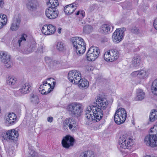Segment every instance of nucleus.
Listing matches in <instances>:
<instances>
[{
  "instance_id": "obj_1",
  "label": "nucleus",
  "mask_w": 157,
  "mask_h": 157,
  "mask_svg": "<svg viewBox=\"0 0 157 157\" xmlns=\"http://www.w3.org/2000/svg\"><path fill=\"white\" fill-rule=\"evenodd\" d=\"M96 102V104L88 106L85 111L86 117L94 122L99 121L102 118L103 115L102 109H105L108 104L106 100L101 98H98Z\"/></svg>"
},
{
  "instance_id": "obj_2",
  "label": "nucleus",
  "mask_w": 157,
  "mask_h": 157,
  "mask_svg": "<svg viewBox=\"0 0 157 157\" xmlns=\"http://www.w3.org/2000/svg\"><path fill=\"white\" fill-rule=\"evenodd\" d=\"M150 132L154 133L153 134H149L146 136L144 139L145 144L147 146L152 147L157 146V124L151 128Z\"/></svg>"
},
{
  "instance_id": "obj_3",
  "label": "nucleus",
  "mask_w": 157,
  "mask_h": 157,
  "mask_svg": "<svg viewBox=\"0 0 157 157\" xmlns=\"http://www.w3.org/2000/svg\"><path fill=\"white\" fill-rule=\"evenodd\" d=\"M71 40L78 55H80L84 53L86 47V44L83 39L80 37H75L72 38Z\"/></svg>"
},
{
  "instance_id": "obj_4",
  "label": "nucleus",
  "mask_w": 157,
  "mask_h": 157,
  "mask_svg": "<svg viewBox=\"0 0 157 157\" xmlns=\"http://www.w3.org/2000/svg\"><path fill=\"white\" fill-rule=\"evenodd\" d=\"M133 144V139L127 134H125L120 137L118 147L119 148L131 149Z\"/></svg>"
},
{
  "instance_id": "obj_5",
  "label": "nucleus",
  "mask_w": 157,
  "mask_h": 157,
  "mask_svg": "<svg viewBox=\"0 0 157 157\" xmlns=\"http://www.w3.org/2000/svg\"><path fill=\"white\" fill-rule=\"evenodd\" d=\"M0 136L4 140L7 141L16 140L18 137V133L14 129L6 131H1Z\"/></svg>"
},
{
  "instance_id": "obj_6",
  "label": "nucleus",
  "mask_w": 157,
  "mask_h": 157,
  "mask_svg": "<svg viewBox=\"0 0 157 157\" xmlns=\"http://www.w3.org/2000/svg\"><path fill=\"white\" fill-rule=\"evenodd\" d=\"M67 109L71 115L78 116L82 113V105L79 103H74L68 105Z\"/></svg>"
},
{
  "instance_id": "obj_7",
  "label": "nucleus",
  "mask_w": 157,
  "mask_h": 157,
  "mask_svg": "<svg viewBox=\"0 0 157 157\" xmlns=\"http://www.w3.org/2000/svg\"><path fill=\"white\" fill-rule=\"evenodd\" d=\"M126 117V112L124 109L119 108L116 111L115 113L114 121L117 124H121L125 121Z\"/></svg>"
},
{
  "instance_id": "obj_8",
  "label": "nucleus",
  "mask_w": 157,
  "mask_h": 157,
  "mask_svg": "<svg viewBox=\"0 0 157 157\" xmlns=\"http://www.w3.org/2000/svg\"><path fill=\"white\" fill-rule=\"evenodd\" d=\"M100 53L99 48L94 46L90 47L86 54V58L89 61H94L98 56Z\"/></svg>"
},
{
  "instance_id": "obj_9",
  "label": "nucleus",
  "mask_w": 157,
  "mask_h": 157,
  "mask_svg": "<svg viewBox=\"0 0 157 157\" xmlns=\"http://www.w3.org/2000/svg\"><path fill=\"white\" fill-rule=\"evenodd\" d=\"M0 61L5 64L6 68L10 67L12 63L10 61V56L5 51L0 52Z\"/></svg>"
},
{
  "instance_id": "obj_10",
  "label": "nucleus",
  "mask_w": 157,
  "mask_h": 157,
  "mask_svg": "<svg viewBox=\"0 0 157 157\" xmlns=\"http://www.w3.org/2000/svg\"><path fill=\"white\" fill-rule=\"evenodd\" d=\"M125 30L126 29L124 28H122L116 29L112 36L113 41L117 43L121 41L124 36V32Z\"/></svg>"
},
{
  "instance_id": "obj_11",
  "label": "nucleus",
  "mask_w": 157,
  "mask_h": 157,
  "mask_svg": "<svg viewBox=\"0 0 157 157\" xmlns=\"http://www.w3.org/2000/svg\"><path fill=\"white\" fill-rule=\"evenodd\" d=\"M149 73L147 71L141 70L133 72L131 76L133 77H137L141 79H146L148 77Z\"/></svg>"
},
{
  "instance_id": "obj_12",
  "label": "nucleus",
  "mask_w": 157,
  "mask_h": 157,
  "mask_svg": "<svg viewBox=\"0 0 157 157\" xmlns=\"http://www.w3.org/2000/svg\"><path fill=\"white\" fill-rule=\"evenodd\" d=\"M21 22V18L19 14L16 15L12 21L10 29L13 31L17 30L19 27Z\"/></svg>"
},
{
  "instance_id": "obj_13",
  "label": "nucleus",
  "mask_w": 157,
  "mask_h": 157,
  "mask_svg": "<svg viewBox=\"0 0 157 157\" xmlns=\"http://www.w3.org/2000/svg\"><path fill=\"white\" fill-rule=\"evenodd\" d=\"M47 17L50 19H54L57 17L58 11L56 8L48 7L45 11Z\"/></svg>"
},
{
  "instance_id": "obj_14",
  "label": "nucleus",
  "mask_w": 157,
  "mask_h": 157,
  "mask_svg": "<svg viewBox=\"0 0 157 157\" xmlns=\"http://www.w3.org/2000/svg\"><path fill=\"white\" fill-rule=\"evenodd\" d=\"M74 140L71 136L67 135L64 137L62 141L63 146L65 148H68L74 144Z\"/></svg>"
},
{
  "instance_id": "obj_15",
  "label": "nucleus",
  "mask_w": 157,
  "mask_h": 157,
  "mask_svg": "<svg viewBox=\"0 0 157 157\" xmlns=\"http://www.w3.org/2000/svg\"><path fill=\"white\" fill-rule=\"evenodd\" d=\"M27 8L30 11H36L38 6L36 0H28L26 3Z\"/></svg>"
},
{
  "instance_id": "obj_16",
  "label": "nucleus",
  "mask_w": 157,
  "mask_h": 157,
  "mask_svg": "<svg viewBox=\"0 0 157 157\" xmlns=\"http://www.w3.org/2000/svg\"><path fill=\"white\" fill-rule=\"evenodd\" d=\"M114 26L111 23L102 25L100 29V32L101 33L106 34L112 32Z\"/></svg>"
},
{
  "instance_id": "obj_17",
  "label": "nucleus",
  "mask_w": 157,
  "mask_h": 157,
  "mask_svg": "<svg viewBox=\"0 0 157 157\" xmlns=\"http://www.w3.org/2000/svg\"><path fill=\"white\" fill-rule=\"evenodd\" d=\"M78 4L75 2L65 6L63 9L64 12L66 14H70L72 13L76 9Z\"/></svg>"
},
{
  "instance_id": "obj_18",
  "label": "nucleus",
  "mask_w": 157,
  "mask_h": 157,
  "mask_svg": "<svg viewBox=\"0 0 157 157\" xmlns=\"http://www.w3.org/2000/svg\"><path fill=\"white\" fill-rule=\"evenodd\" d=\"M6 123L8 125H12L14 124L16 120L17 116L13 113H10L6 117Z\"/></svg>"
},
{
  "instance_id": "obj_19",
  "label": "nucleus",
  "mask_w": 157,
  "mask_h": 157,
  "mask_svg": "<svg viewBox=\"0 0 157 157\" xmlns=\"http://www.w3.org/2000/svg\"><path fill=\"white\" fill-rule=\"evenodd\" d=\"M78 84L79 87L81 89H86L89 86V82L85 78H80L79 80Z\"/></svg>"
},
{
  "instance_id": "obj_20",
  "label": "nucleus",
  "mask_w": 157,
  "mask_h": 157,
  "mask_svg": "<svg viewBox=\"0 0 157 157\" xmlns=\"http://www.w3.org/2000/svg\"><path fill=\"white\" fill-rule=\"evenodd\" d=\"M78 74H79V71L76 70H73L71 71H70L68 74V78L69 80L72 83H74V78L75 77V75L77 76ZM79 75H78V78Z\"/></svg>"
},
{
  "instance_id": "obj_21",
  "label": "nucleus",
  "mask_w": 157,
  "mask_h": 157,
  "mask_svg": "<svg viewBox=\"0 0 157 157\" xmlns=\"http://www.w3.org/2000/svg\"><path fill=\"white\" fill-rule=\"evenodd\" d=\"M8 19L7 16L4 14H0V29L6 25Z\"/></svg>"
},
{
  "instance_id": "obj_22",
  "label": "nucleus",
  "mask_w": 157,
  "mask_h": 157,
  "mask_svg": "<svg viewBox=\"0 0 157 157\" xmlns=\"http://www.w3.org/2000/svg\"><path fill=\"white\" fill-rule=\"evenodd\" d=\"M68 127L70 129H75L76 128L77 124L76 121L72 118H70L67 120Z\"/></svg>"
},
{
  "instance_id": "obj_23",
  "label": "nucleus",
  "mask_w": 157,
  "mask_h": 157,
  "mask_svg": "<svg viewBox=\"0 0 157 157\" xmlns=\"http://www.w3.org/2000/svg\"><path fill=\"white\" fill-rule=\"evenodd\" d=\"M31 84L29 82H26L22 85L21 89L25 94L28 93L31 90Z\"/></svg>"
},
{
  "instance_id": "obj_24",
  "label": "nucleus",
  "mask_w": 157,
  "mask_h": 157,
  "mask_svg": "<svg viewBox=\"0 0 157 157\" xmlns=\"http://www.w3.org/2000/svg\"><path fill=\"white\" fill-rule=\"evenodd\" d=\"M36 46V44L35 41H33L30 44L29 48H28L25 51V52L26 53L28 54L32 52L33 51L35 50Z\"/></svg>"
},
{
  "instance_id": "obj_25",
  "label": "nucleus",
  "mask_w": 157,
  "mask_h": 157,
  "mask_svg": "<svg viewBox=\"0 0 157 157\" xmlns=\"http://www.w3.org/2000/svg\"><path fill=\"white\" fill-rule=\"evenodd\" d=\"M136 98L138 100H142L145 97V94L143 90L138 89L136 90Z\"/></svg>"
},
{
  "instance_id": "obj_26",
  "label": "nucleus",
  "mask_w": 157,
  "mask_h": 157,
  "mask_svg": "<svg viewBox=\"0 0 157 157\" xmlns=\"http://www.w3.org/2000/svg\"><path fill=\"white\" fill-rule=\"evenodd\" d=\"M79 157H94V154L92 151H85L80 154Z\"/></svg>"
},
{
  "instance_id": "obj_27",
  "label": "nucleus",
  "mask_w": 157,
  "mask_h": 157,
  "mask_svg": "<svg viewBox=\"0 0 157 157\" xmlns=\"http://www.w3.org/2000/svg\"><path fill=\"white\" fill-rule=\"evenodd\" d=\"M47 81H44L43 82V84L40 85V89H42V90H40V92L42 94L46 95L50 93L52 90L50 89V88L48 89L47 91H46L45 89H46V84H47Z\"/></svg>"
},
{
  "instance_id": "obj_28",
  "label": "nucleus",
  "mask_w": 157,
  "mask_h": 157,
  "mask_svg": "<svg viewBox=\"0 0 157 157\" xmlns=\"http://www.w3.org/2000/svg\"><path fill=\"white\" fill-rule=\"evenodd\" d=\"M30 101L34 104H38L39 102V99L38 96L36 94H31L30 95Z\"/></svg>"
},
{
  "instance_id": "obj_29",
  "label": "nucleus",
  "mask_w": 157,
  "mask_h": 157,
  "mask_svg": "<svg viewBox=\"0 0 157 157\" xmlns=\"http://www.w3.org/2000/svg\"><path fill=\"white\" fill-rule=\"evenodd\" d=\"M17 79L13 77L8 76L6 78V83L9 85L13 86L16 82Z\"/></svg>"
},
{
  "instance_id": "obj_30",
  "label": "nucleus",
  "mask_w": 157,
  "mask_h": 157,
  "mask_svg": "<svg viewBox=\"0 0 157 157\" xmlns=\"http://www.w3.org/2000/svg\"><path fill=\"white\" fill-rule=\"evenodd\" d=\"M113 55L112 54V52L110 50L109 51L106 52L104 56V58L105 60L107 62H112L113 61V60H111L110 59L112 57H113Z\"/></svg>"
},
{
  "instance_id": "obj_31",
  "label": "nucleus",
  "mask_w": 157,
  "mask_h": 157,
  "mask_svg": "<svg viewBox=\"0 0 157 157\" xmlns=\"http://www.w3.org/2000/svg\"><path fill=\"white\" fill-rule=\"evenodd\" d=\"M157 119V112L155 110H153L151 112L149 117L150 121L151 122L154 121Z\"/></svg>"
},
{
  "instance_id": "obj_32",
  "label": "nucleus",
  "mask_w": 157,
  "mask_h": 157,
  "mask_svg": "<svg viewBox=\"0 0 157 157\" xmlns=\"http://www.w3.org/2000/svg\"><path fill=\"white\" fill-rule=\"evenodd\" d=\"M151 90L154 95L157 96V79L155 80L153 82L151 87Z\"/></svg>"
},
{
  "instance_id": "obj_33",
  "label": "nucleus",
  "mask_w": 157,
  "mask_h": 157,
  "mask_svg": "<svg viewBox=\"0 0 157 157\" xmlns=\"http://www.w3.org/2000/svg\"><path fill=\"white\" fill-rule=\"evenodd\" d=\"M140 60L138 56L135 57L132 59V64L134 67H136L139 66L140 64Z\"/></svg>"
},
{
  "instance_id": "obj_34",
  "label": "nucleus",
  "mask_w": 157,
  "mask_h": 157,
  "mask_svg": "<svg viewBox=\"0 0 157 157\" xmlns=\"http://www.w3.org/2000/svg\"><path fill=\"white\" fill-rule=\"evenodd\" d=\"M110 51L112 52V54L113 55V57H112L110 60H115L117 59L119 56V52L116 49H111Z\"/></svg>"
},
{
  "instance_id": "obj_35",
  "label": "nucleus",
  "mask_w": 157,
  "mask_h": 157,
  "mask_svg": "<svg viewBox=\"0 0 157 157\" xmlns=\"http://www.w3.org/2000/svg\"><path fill=\"white\" fill-rule=\"evenodd\" d=\"M56 30V28L55 26L51 24L48 25V30L47 32L48 35H50L53 34Z\"/></svg>"
},
{
  "instance_id": "obj_36",
  "label": "nucleus",
  "mask_w": 157,
  "mask_h": 157,
  "mask_svg": "<svg viewBox=\"0 0 157 157\" xmlns=\"http://www.w3.org/2000/svg\"><path fill=\"white\" fill-rule=\"evenodd\" d=\"M56 48L59 51H63L65 49V46L63 42L59 41L57 44Z\"/></svg>"
},
{
  "instance_id": "obj_37",
  "label": "nucleus",
  "mask_w": 157,
  "mask_h": 157,
  "mask_svg": "<svg viewBox=\"0 0 157 157\" xmlns=\"http://www.w3.org/2000/svg\"><path fill=\"white\" fill-rule=\"evenodd\" d=\"M27 37V35L25 34H23L21 35V37L18 40V43L19 46H20L25 42Z\"/></svg>"
},
{
  "instance_id": "obj_38",
  "label": "nucleus",
  "mask_w": 157,
  "mask_h": 157,
  "mask_svg": "<svg viewBox=\"0 0 157 157\" xmlns=\"http://www.w3.org/2000/svg\"><path fill=\"white\" fill-rule=\"evenodd\" d=\"M49 3L50 5L49 7L56 8L59 5V2L57 0H49Z\"/></svg>"
},
{
  "instance_id": "obj_39",
  "label": "nucleus",
  "mask_w": 157,
  "mask_h": 157,
  "mask_svg": "<svg viewBox=\"0 0 157 157\" xmlns=\"http://www.w3.org/2000/svg\"><path fill=\"white\" fill-rule=\"evenodd\" d=\"M92 27L90 25H86L83 28V32L86 33H89L92 30Z\"/></svg>"
},
{
  "instance_id": "obj_40",
  "label": "nucleus",
  "mask_w": 157,
  "mask_h": 157,
  "mask_svg": "<svg viewBox=\"0 0 157 157\" xmlns=\"http://www.w3.org/2000/svg\"><path fill=\"white\" fill-rule=\"evenodd\" d=\"M13 147H10L9 148H7L6 150L8 155L10 156H12L13 155Z\"/></svg>"
},
{
  "instance_id": "obj_41",
  "label": "nucleus",
  "mask_w": 157,
  "mask_h": 157,
  "mask_svg": "<svg viewBox=\"0 0 157 157\" xmlns=\"http://www.w3.org/2000/svg\"><path fill=\"white\" fill-rule=\"evenodd\" d=\"M48 30V25H45L43 26L41 29L42 33L45 35H48L47 32Z\"/></svg>"
},
{
  "instance_id": "obj_42",
  "label": "nucleus",
  "mask_w": 157,
  "mask_h": 157,
  "mask_svg": "<svg viewBox=\"0 0 157 157\" xmlns=\"http://www.w3.org/2000/svg\"><path fill=\"white\" fill-rule=\"evenodd\" d=\"M78 75H79L78 76L79 77L78 78V75H77V76H76V75H75V77L74 78V83H77L78 82H79V80L81 78V74L80 73V72L79 71V74H78Z\"/></svg>"
},
{
  "instance_id": "obj_43",
  "label": "nucleus",
  "mask_w": 157,
  "mask_h": 157,
  "mask_svg": "<svg viewBox=\"0 0 157 157\" xmlns=\"http://www.w3.org/2000/svg\"><path fill=\"white\" fill-rule=\"evenodd\" d=\"M28 157H39L38 156V154L35 151H31L29 154Z\"/></svg>"
},
{
  "instance_id": "obj_44",
  "label": "nucleus",
  "mask_w": 157,
  "mask_h": 157,
  "mask_svg": "<svg viewBox=\"0 0 157 157\" xmlns=\"http://www.w3.org/2000/svg\"><path fill=\"white\" fill-rule=\"evenodd\" d=\"M131 32L134 34H138L140 33V30L136 26L133 27L131 29Z\"/></svg>"
},
{
  "instance_id": "obj_45",
  "label": "nucleus",
  "mask_w": 157,
  "mask_h": 157,
  "mask_svg": "<svg viewBox=\"0 0 157 157\" xmlns=\"http://www.w3.org/2000/svg\"><path fill=\"white\" fill-rule=\"evenodd\" d=\"M25 94L21 88L19 90L16 91L15 93V94L17 96H21L23 94Z\"/></svg>"
},
{
  "instance_id": "obj_46",
  "label": "nucleus",
  "mask_w": 157,
  "mask_h": 157,
  "mask_svg": "<svg viewBox=\"0 0 157 157\" xmlns=\"http://www.w3.org/2000/svg\"><path fill=\"white\" fill-rule=\"evenodd\" d=\"M153 25L155 29L157 30V18H155L154 19L153 23Z\"/></svg>"
},
{
  "instance_id": "obj_47",
  "label": "nucleus",
  "mask_w": 157,
  "mask_h": 157,
  "mask_svg": "<svg viewBox=\"0 0 157 157\" xmlns=\"http://www.w3.org/2000/svg\"><path fill=\"white\" fill-rule=\"evenodd\" d=\"M4 5V0H0V9H2Z\"/></svg>"
},
{
  "instance_id": "obj_48",
  "label": "nucleus",
  "mask_w": 157,
  "mask_h": 157,
  "mask_svg": "<svg viewBox=\"0 0 157 157\" xmlns=\"http://www.w3.org/2000/svg\"><path fill=\"white\" fill-rule=\"evenodd\" d=\"M80 14L82 16V18H83L85 16V13L83 10H80Z\"/></svg>"
},
{
  "instance_id": "obj_49",
  "label": "nucleus",
  "mask_w": 157,
  "mask_h": 157,
  "mask_svg": "<svg viewBox=\"0 0 157 157\" xmlns=\"http://www.w3.org/2000/svg\"><path fill=\"white\" fill-rule=\"evenodd\" d=\"M47 121L49 123L52 122L53 120V118L52 117H48L47 119Z\"/></svg>"
},
{
  "instance_id": "obj_50",
  "label": "nucleus",
  "mask_w": 157,
  "mask_h": 157,
  "mask_svg": "<svg viewBox=\"0 0 157 157\" xmlns=\"http://www.w3.org/2000/svg\"><path fill=\"white\" fill-rule=\"evenodd\" d=\"M67 120H66V121L65 123H64L63 124V126L64 129L67 128V127H68V124L67 123Z\"/></svg>"
},
{
  "instance_id": "obj_51",
  "label": "nucleus",
  "mask_w": 157,
  "mask_h": 157,
  "mask_svg": "<svg viewBox=\"0 0 157 157\" xmlns=\"http://www.w3.org/2000/svg\"><path fill=\"white\" fill-rule=\"evenodd\" d=\"M52 83H53V86H51V84L50 83L48 84V86H49L50 87L51 90V89H53L54 86L56 84V82L53 81V82Z\"/></svg>"
},
{
  "instance_id": "obj_52",
  "label": "nucleus",
  "mask_w": 157,
  "mask_h": 157,
  "mask_svg": "<svg viewBox=\"0 0 157 157\" xmlns=\"http://www.w3.org/2000/svg\"><path fill=\"white\" fill-rule=\"evenodd\" d=\"M61 30H62L61 28H59L58 29V30H57V32H58V33H60L61 32Z\"/></svg>"
},
{
  "instance_id": "obj_53",
  "label": "nucleus",
  "mask_w": 157,
  "mask_h": 157,
  "mask_svg": "<svg viewBox=\"0 0 157 157\" xmlns=\"http://www.w3.org/2000/svg\"><path fill=\"white\" fill-rule=\"evenodd\" d=\"M80 10H79L77 11V12L75 13V14L76 15H78L79 14H80Z\"/></svg>"
},
{
  "instance_id": "obj_54",
  "label": "nucleus",
  "mask_w": 157,
  "mask_h": 157,
  "mask_svg": "<svg viewBox=\"0 0 157 157\" xmlns=\"http://www.w3.org/2000/svg\"><path fill=\"white\" fill-rule=\"evenodd\" d=\"M50 79L53 80L54 79H53V78H48L47 79V80L48 81V80H50Z\"/></svg>"
},
{
  "instance_id": "obj_55",
  "label": "nucleus",
  "mask_w": 157,
  "mask_h": 157,
  "mask_svg": "<svg viewBox=\"0 0 157 157\" xmlns=\"http://www.w3.org/2000/svg\"><path fill=\"white\" fill-rule=\"evenodd\" d=\"M54 62L57 64H59V61H55Z\"/></svg>"
},
{
  "instance_id": "obj_56",
  "label": "nucleus",
  "mask_w": 157,
  "mask_h": 157,
  "mask_svg": "<svg viewBox=\"0 0 157 157\" xmlns=\"http://www.w3.org/2000/svg\"><path fill=\"white\" fill-rule=\"evenodd\" d=\"M38 50L39 51H40V52H41V50H40V48H38Z\"/></svg>"
},
{
  "instance_id": "obj_57",
  "label": "nucleus",
  "mask_w": 157,
  "mask_h": 157,
  "mask_svg": "<svg viewBox=\"0 0 157 157\" xmlns=\"http://www.w3.org/2000/svg\"><path fill=\"white\" fill-rule=\"evenodd\" d=\"M42 90V89H40V87H39V91L40 92V90Z\"/></svg>"
},
{
  "instance_id": "obj_58",
  "label": "nucleus",
  "mask_w": 157,
  "mask_h": 157,
  "mask_svg": "<svg viewBox=\"0 0 157 157\" xmlns=\"http://www.w3.org/2000/svg\"><path fill=\"white\" fill-rule=\"evenodd\" d=\"M133 155H132L130 156V157H133Z\"/></svg>"
},
{
  "instance_id": "obj_59",
  "label": "nucleus",
  "mask_w": 157,
  "mask_h": 157,
  "mask_svg": "<svg viewBox=\"0 0 157 157\" xmlns=\"http://www.w3.org/2000/svg\"><path fill=\"white\" fill-rule=\"evenodd\" d=\"M48 57H46V58H45V59H48Z\"/></svg>"
},
{
  "instance_id": "obj_60",
  "label": "nucleus",
  "mask_w": 157,
  "mask_h": 157,
  "mask_svg": "<svg viewBox=\"0 0 157 157\" xmlns=\"http://www.w3.org/2000/svg\"><path fill=\"white\" fill-rule=\"evenodd\" d=\"M0 157H1V155H0Z\"/></svg>"
}]
</instances>
